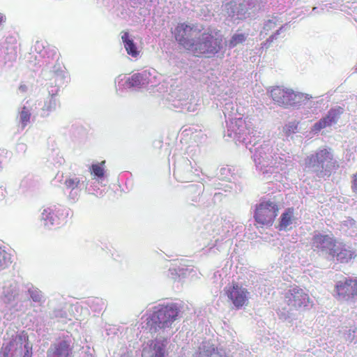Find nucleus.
<instances>
[{"label": "nucleus", "mask_w": 357, "mask_h": 357, "mask_svg": "<svg viewBox=\"0 0 357 357\" xmlns=\"http://www.w3.org/2000/svg\"><path fill=\"white\" fill-rule=\"evenodd\" d=\"M343 112L344 109L341 107L331 108L325 117L314 124L312 130L317 132L321 129L331 126L333 123H336Z\"/></svg>", "instance_id": "9b49d317"}, {"label": "nucleus", "mask_w": 357, "mask_h": 357, "mask_svg": "<svg viewBox=\"0 0 357 357\" xmlns=\"http://www.w3.org/2000/svg\"><path fill=\"white\" fill-rule=\"evenodd\" d=\"M6 18L4 15L1 13H0V24H2L3 22H5Z\"/></svg>", "instance_id": "c756f323"}, {"label": "nucleus", "mask_w": 357, "mask_h": 357, "mask_svg": "<svg viewBox=\"0 0 357 357\" xmlns=\"http://www.w3.org/2000/svg\"><path fill=\"white\" fill-rule=\"evenodd\" d=\"M338 240L333 234H316L312 238L314 250L324 252L331 257L338 244Z\"/></svg>", "instance_id": "6e6552de"}, {"label": "nucleus", "mask_w": 357, "mask_h": 357, "mask_svg": "<svg viewBox=\"0 0 357 357\" xmlns=\"http://www.w3.org/2000/svg\"><path fill=\"white\" fill-rule=\"evenodd\" d=\"M202 29L196 24H178L175 29L174 36L177 42L186 50L192 52L197 40L201 36Z\"/></svg>", "instance_id": "39448f33"}, {"label": "nucleus", "mask_w": 357, "mask_h": 357, "mask_svg": "<svg viewBox=\"0 0 357 357\" xmlns=\"http://www.w3.org/2000/svg\"><path fill=\"white\" fill-rule=\"evenodd\" d=\"M272 99L279 105L287 107L294 105L298 99L303 96L302 93H296L293 90L275 86L271 91Z\"/></svg>", "instance_id": "1a4fd4ad"}, {"label": "nucleus", "mask_w": 357, "mask_h": 357, "mask_svg": "<svg viewBox=\"0 0 357 357\" xmlns=\"http://www.w3.org/2000/svg\"><path fill=\"white\" fill-rule=\"evenodd\" d=\"M26 86H20V89L21 90H22V91H25V90H26Z\"/></svg>", "instance_id": "7c9ffc66"}, {"label": "nucleus", "mask_w": 357, "mask_h": 357, "mask_svg": "<svg viewBox=\"0 0 357 357\" xmlns=\"http://www.w3.org/2000/svg\"><path fill=\"white\" fill-rule=\"evenodd\" d=\"M121 357H123V356H121Z\"/></svg>", "instance_id": "2f4dec72"}, {"label": "nucleus", "mask_w": 357, "mask_h": 357, "mask_svg": "<svg viewBox=\"0 0 357 357\" xmlns=\"http://www.w3.org/2000/svg\"><path fill=\"white\" fill-rule=\"evenodd\" d=\"M121 39L124 43L127 53L133 57H137L139 55V51L133 40L129 38L128 32H123Z\"/></svg>", "instance_id": "dca6fc26"}, {"label": "nucleus", "mask_w": 357, "mask_h": 357, "mask_svg": "<svg viewBox=\"0 0 357 357\" xmlns=\"http://www.w3.org/2000/svg\"><path fill=\"white\" fill-rule=\"evenodd\" d=\"M222 47L223 36L220 30L213 29L201 34L191 52L195 56L213 58L222 50Z\"/></svg>", "instance_id": "f257e3e1"}, {"label": "nucleus", "mask_w": 357, "mask_h": 357, "mask_svg": "<svg viewBox=\"0 0 357 357\" xmlns=\"http://www.w3.org/2000/svg\"><path fill=\"white\" fill-rule=\"evenodd\" d=\"M178 314L179 310L174 303L160 305L151 314L146 324L152 332H156L162 328H170L176 320Z\"/></svg>", "instance_id": "7ed1b4c3"}, {"label": "nucleus", "mask_w": 357, "mask_h": 357, "mask_svg": "<svg viewBox=\"0 0 357 357\" xmlns=\"http://www.w3.org/2000/svg\"><path fill=\"white\" fill-rule=\"evenodd\" d=\"M297 128H298L297 124L291 123L288 126V129L287 130V133L295 132V131L297 130Z\"/></svg>", "instance_id": "cd10ccee"}, {"label": "nucleus", "mask_w": 357, "mask_h": 357, "mask_svg": "<svg viewBox=\"0 0 357 357\" xmlns=\"http://www.w3.org/2000/svg\"><path fill=\"white\" fill-rule=\"evenodd\" d=\"M277 25V21L275 19L268 20L264 24V29L266 31L274 29Z\"/></svg>", "instance_id": "a878e982"}, {"label": "nucleus", "mask_w": 357, "mask_h": 357, "mask_svg": "<svg viewBox=\"0 0 357 357\" xmlns=\"http://www.w3.org/2000/svg\"><path fill=\"white\" fill-rule=\"evenodd\" d=\"M14 344H15V342L13 341H11L7 346L5 347V348H4L5 351L3 354L4 357H9L8 353L10 351L11 347H13L14 346Z\"/></svg>", "instance_id": "bb28decb"}, {"label": "nucleus", "mask_w": 357, "mask_h": 357, "mask_svg": "<svg viewBox=\"0 0 357 357\" xmlns=\"http://www.w3.org/2000/svg\"><path fill=\"white\" fill-rule=\"evenodd\" d=\"M247 40V35L242 33H236L229 41V48H234L240 44H243Z\"/></svg>", "instance_id": "a211bd4d"}, {"label": "nucleus", "mask_w": 357, "mask_h": 357, "mask_svg": "<svg viewBox=\"0 0 357 357\" xmlns=\"http://www.w3.org/2000/svg\"><path fill=\"white\" fill-rule=\"evenodd\" d=\"M20 121L23 126H26L30 121L31 113L26 107H24L20 114Z\"/></svg>", "instance_id": "4be33fe9"}, {"label": "nucleus", "mask_w": 357, "mask_h": 357, "mask_svg": "<svg viewBox=\"0 0 357 357\" xmlns=\"http://www.w3.org/2000/svg\"><path fill=\"white\" fill-rule=\"evenodd\" d=\"M105 164V161L103 160L100 163L93 164L91 165L90 170L91 173L93 174L95 176L101 178L103 177L105 170L104 165Z\"/></svg>", "instance_id": "6ab92c4d"}, {"label": "nucleus", "mask_w": 357, "mask_h": 357, "mask_svg": "<svg viewBox=\"0 0 357 357\" xmlns=\"http://www.w3.org/2000/svg\"><path fill=\"white\" fill-rule=\"evenodd\" d=\"M337 299L348 300L350 297L357 296V280L344 278L338 281L335 286Z\"/></svg>", "instance_id": "9d476101"}, {"label": "nucleus", "mask_w": 357, "mask_h": 357, "mask_svg": "<svg viewBox=\"0 0 357 357\" xmlns=\"http://www.w3.org/2000/svg\"><path fill=\"white\" fill-rule=\"evenodd\" d=\"M61 215L60 210L47 208L44 209L41 213V220L47 227H59L63 222Z\"/></svg>", "instance_id": "4468645a"}, {"label": "nucleus", "mask_w": 357, "mask_h": 357, "mask_svg": "<svg viewBox=\"0 0 357 357\" xmlns=\"http://www.w3.org/2000/svg\"><path fill=\"white\" fill-rule=\"evenodd\" d=\"M285 300L291 310H305L310 303L309 295L298 286L290 287L285 294Z\"/></svg>", "instance_id": "0eeeda50"}, {"label": "nucleus", "mask_w": 357, "mask_h": 357, "mask_svg": "<svg viewBox=\"0 0 357 357\" xmlns=\"http://www.w3.org/2000/svg\"><path fill=\"white\" fill-rule=\"evenodd\" d=\"M279 206L270 199H262L255 206L254 220L257 227H271L279 213Z\"/></svg>", "instance_id": "20e7f679"}, {"label": "nucleus", "mask_w": 357, "mask_h": 357, "mask_svg": "<svg viewBox=\"0 0 357 357\" xmlns=\"http://www.w3.org/2000/svg\"><path fill=\"white\" fill-rule=\"evenodd\" d=\"M56 107V101L53 98L49 99V100L46 101L43 110L50 112Z\"/></svg>", "instance_id": "393cba45"}, {"label": "nucleus", "mask_w": 357, "mask_h": 357, "mask_svg": "<svg viewBox=\"0 0 357 357\" xmlns=\"http://www.w3.org/2000/svg\"><path fill=\"white\" fill-rule=\"evenodd\" d=\"M31 298L35 302H40L41 296L38 294H32Z\"/></svg>", "instance_id": "c85d7f7f"}, {"label": "nucleus", "mask_w": 357, "mask_h": 357, "mask_svg": "<svg viewBox=\"0 0 357 357\" xmlns=\"http://www.w3.org/2000/svg\"><path fill=\"white\" fill-rule=\"evenodd\" d=\"M73 347L70 342L63 340L52 344L47 353V357H72Z\"/></svg>", "instance_id": "f8f14e48"}, {"label": "nucleus", "mask_w": 357, "mask_h": 357, "mask_svg": "<svg viewBox=\"0 0 357 357\" xmlns=\"http://www.w3.org/2000/svg\"><path fill=\"white\" fill-rule=\"evenodd\" d=\"M10 255L3 249L0 248V267H5L10 262Z\"/></svg>", "instance_id": "5701e85b"}, {"label": "nucleus", "mask_w": 357, "mask_h": 357, "mask_svg": "<svg viewBox=\"0 0 357 357\" xmlns=\"http://www.w3.org/2000/svg\"><path fill=\"white\" fill-rule=\"evenodd\" d=\"M229 301L236 308L241 309L248 305L250 298V292L238 282H233L224 289Z\"/></svg>", "instance_id": "423d86ee"}, {"label": "nucleus", "mask_w": 357, "mask_h": 357, "mask_svg": "<svg viewBox=\"0 0 357 357\" xmlns=\"http://www.w3.org/2000/svg\"><path fill=\"white\" fill-rule=\"evenodd\" d=\"M305 164L307 168L313 169L319 177L329 176L333 170L339 168V165L330 148L318 149L305 158Z\"/></svg>", "instance_id": "f03ea898"}, {"label": "nucleus", "mask_w": 357, "mask_h": 357, "mask_svg": "<svg viewBox=\"0 0 357 357\" xmlns=\"http://www.w3.org/2000/svg\"><path fill=\"white\" fill-rule=\"evenodd\" d=\"M295 210L293 207L286 208L281 214L279 219L278 229L280 231H287L291 229V225L296 221Z\"/></svg>", "instance_id": "2eb2a0df"}, {"label": "nucleus", "mask_w": 357, "mask_h": 357, "mask_svg": "<svg viewBox=\"0 0 357 357\" xmlns=\"http://www.w3.org/2000/svg\"><path fill=\"white\" fill-rule=\"evenodd\" d=\"M153 350L154 354L152 357H165V345L163 344H155Z\"/></svg>", "instance_id": "b1692460"}, {"label": "nucleus", "mask_w": 357, "mask_h": 357, "mask_svg": "<svg viewBox=\"0 0 357 357\" xmlns=\"http://www.w3.org/2000/svg\"><path fill=\"white\" fill-rule=\"evenodd\" d=\"M356 256V250L347 246L342 242H338L334 252L331 255L333 258H335L340 263H348L351 259H355Z\"/></svg>", "instance_id": "ddd939ff"}, {"label": "nucleus", "mask_w": 357, "mask_h": 357, "mask_svg": "<svg viewBox=\"0 0 357 357\" xmlns=\"http://www.w3.org/2000/svg\"><path fill=\"white\" fill-rule=\"evenodd\" d=\"M142 75L139 73L132 75L127 81L128 85L132 87L139 86L142 82Z\"/></svg>", "instance_id": "412c9836"}, {"label": "nucleus", "mask_w": 357, "mask_h": 357, "mask_svg": "<svg viewBox=\"0 0 357 357\" xmlns=\"http://www.w3.org/2000/svg\"><path fill=\"white\" fill-rule=\"evenodd\" d=\"M84 181L79 177L75 176H69L65 179L64 185L65 187L70 190H73L79 188V187L84 184Z\"/></svg>", "instance_id": "f3484780"}, {"label": "nucleus", "mask_w": 357, "mask_h": 357, "mask_svg": "<svg viewBox=\"0 0 357 357\" xmlns=\"http://www.w3.org/2000/svg\"><path fill=\"white\" fill-rule=\"evenodd\" d=\"M218 353L216 349L213 347H209L208 349L199 348V351L197 357H217Z\"/></svg>", "instance_id": "aec40b11"}]
</instances>
